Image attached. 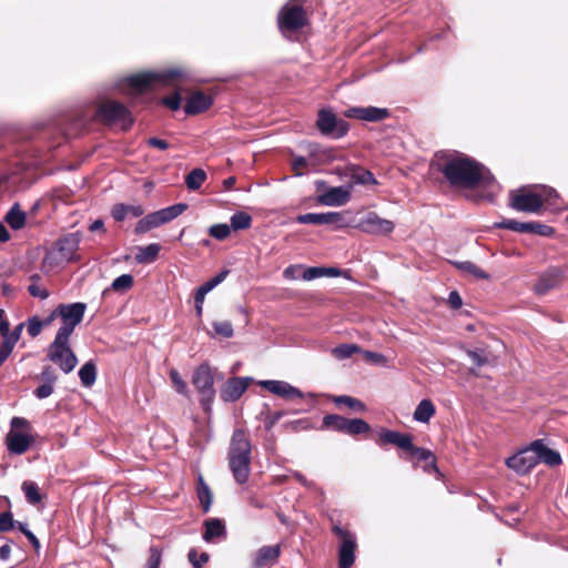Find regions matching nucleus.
<instances>
[{
  "label": "nucleus",
  "mask_w": 568,
  "mask_h": 568,
  "mask_svg": "<svg viewBox=\"0 0 568 568\" xmlns=\"http://www.w3.org/2000/svg\"><path fill=\"white\" fill-rule=\"evenodd\" d=\"M197 497L202 505L203 511L207 513L212 504V493L201 476L199 477Z\"/></svg>",
  "instance_id": "nucleus-38"
},
{
  "label": "nucleus",
  "mask_w": 568,
  "mask_h": 568,
  "mask_svg": "<svg viewBox=\"0 0 568 568\" xmlns=\"http://www.w3.org/2000/svg\"><path fill=\"white\" fill-rule=\"evenodd\" d=\"M364 356L367 361H369L372 363L379 364V365L386 364V358L381 353L366 351V352H364Z\"/></svg>",
  "instance_id": "nucleus-63"
},
{
  "label": "nucleus",
  "mask_w": 568,
  "mask_h": 568,
  "mask_svg": "<svg viewBox=\"0 0 568 568\" xmlns=\"http://www.w3.org/2000/svg\"><path fill=\"white\" fill-rule=\"evenodd\" d=\"M467 355L470 361L478 367L484 366L488 362L487 357L478 351H468Z\"/></svg>",
  "instance_id": "nucleus-58"
},
{
  "label": "nucleus",
  "mask_w": 568,
  "mask_h": 568,
  "mask_svg": "<svg viewBox=\"0 0 568 568\" xmlns=\"http://www.w3.org/2000/svg\"><path fill=\"white\" fill-rule=\"evenodd\" d=\"M97 116L100 121L109 125H116L123 131L129 130L133 124L130 110L124 104L113 100L102 102L97 110Z\"/></svg>",
  "instance_id": "nucleus-6"
},
{
  "label": "nucleus",
  "mask_w": 568,
  "mask_h": 568,
  "mask_svg": "<svg viewBox=\"0 0 568 568\" xmlns=\"http://www.w3.org/2000/svg\"><path fill=\"white\" fill-rule=\"evenodd\" d=\"M333 400L336 405H345L356 412H364L366 409V406L364 405L363 402H361L359 399L352 397V396H347V395L335 396L333 398Z\"/></svg>",
  "instance_id": "nucleus-42"
},
{
  "label": "nucleus",
  "mask_w": 568,
  "mask_h": 568,
  "mask_svg": "<svg viewBox=\"0 0 568 568\" xmlns=\"http://www.w3.org/2000/svg\"><path fill=\"white\" fill-rule=\"evenodd\" d=\"M213 328L217 335H221L225 338H230L234 334L233 326L230 321L214 322Z\"/></svg>",
  "instance_id": "nucleus-49"
},
{
  "label": "nucleus",
  "mask_w": 568,
  "mask_h": 568,
  "mask_svg": "<svg viewBox=\"0 0 568 568\" xmlns=\"http://www.w3.org/2000/svg\"><path fill=\"white\" fill-rule=\"evenodd\" d=\"M344 116L367 122H379L389 116V111L377 106H353L344 111Z\"/></svg>",
  "instance_id": "nucleus-13"
},
{
  "label": "nucleus",
  "mask_w": 568,
  "mask_h": 568,
  "mask_svg": "<svg viewBox=\"0 0 568 568\" xmlns=\"http://www.w3.org/2000/svg\"><path fill=\"white\" fill-rule=\"evenodd\" d=\"M352 185L327 187L317 197V201L326 206H342L351 200Z\"/></svg>",
  "instance_id": "nucleus-14"
},
{
  "label": "nucleus",
  "mask_w": 568,
  "mask_h": 568,
  "mask_svg": "<svg viewBox=\"0 0 568 568\" xmlns=\"http://www.w3.org/2000/svg\"><path fill=\"white\" fill-rule=\"evenodd\" d=\"M79 377L84 387H90L97 379V366L92 361L87 362L79 369Z\"/></svg>",
  "instance_id": "nucleus-34"
},
{
  "label": "nucleus",
  "mask_w": 568,
  "mask_h": 568,
  "mask_svg": "<svg viewBox=\"0 0 568 568\" xmlns=\"http://www.w3.org/2000/svg\"><path fill=\"white\" fill-rule=\"evenodd\" d=\"M17 343V337L12 339H7L3 337L2 345L0 347V366L6 362L9 355L12 353V349Z\"/></svg>",
  "instance_id": "nucleus-50"
},
{
  "label": "nucleus",
  "mask_w": 568,
  "mask_h": 568,
  "mask_svg": "<svg viewBox=\"0 0 568 568\" xmlns=\"http://www.w3.org/2000/svg\"><path fill=\"white\" fill-rule=\"evenodd\" d=\"M301 277L304 281H313L315 278L323 277V267L321 266H311L303 271Z\"/></svg>",
  "instance_id": "nucleus-54"
},
{
  "label": "nucleus",
  "mask_w": 568,
  "mask_h": 568,
  "mask_svg": "<svg viewBox=\"0 0 568 568\" xmlns=\"http://www.w3.org/2000/svg\"><path fill=\"white\" fill-rule=\"evenodd\" d=\"M495 226L498 229H505V230H510V231L523 233L524 222H518V221L511 220V219H505V220L496 223Z\"/></svg>",
  "instance_id": "nucleus-52"
},
{
  "label": "nucleus",
  "mask_w": 568,
  "mask_h": 568,
  "mask_svg": "<svg viewBox=\"0 0 568 568\" xmlns=\"http://www.w3.org/2000/svg\"><path fill=\"white\" fill-rule=\"evenodd\" d=\"M305 0H288L277 13L281 32H295L306 26L308 19L304 9Z\"/></svg>",
  "instance_id": "nucleus-5"
},
{
  "label": "nucleus",
  "mask_w": 568,
  "mask_h": 568,
  "mask_svg": "<svg viewBox=\"0 0 568 568\" xmlns=\"http://www.w3.org/2000/svg\"><path fill=\"white\" fill-rule=\"evenodd\" d=\"M229 274V271H222L220 272L219 274H216L213 278H211L210 281L205 282L203 285H201L196 292L197 293H202V295H205L211 292L213 288H215L219 284H221L226 275Z\"/></svg>",
  "instance_id": "nucleus-44"
},
{
  "label": "nucleus",
  "mask_w": 568,
  "mask_h": 568,
  "mask_svg": "<svg viewBox=\"0 0 568 568\" xmlns=\"http://www.w3.org/2000/svg\"><path fill=\"white\" fill-rule=\"evenodd\" d=\"M85 310L87 305L81 302L58 305L62 325L55 335L70 337L77 325L82 322Z\"/></svg>",
  "instance_id": "nucleus-9"
},
{
  "label": "nucleus",
  "mask_w": 568,
  "mask_h": 568,
  "mask_svg": "<svg viewBox=\"0 0 568 568\" xmlns=\"http://www.w3.org/2000/svg\"><path fill=\"white\" fill-rule=\"evenodd\" d=\"M359 352V347L355 344H343L333 349V355L338 359L351 357L354 353Z\"/></svg>",
  "instance_id": "nucleus-46"
},
{
  "label": "nucleus",
  "mask_w": 568,
  "mask_h": 568,
  "mask_svg": "<svg viewBox=\"0 0 568 568\" xmlns=\"http://www.w3.org/2000/svg\"><path fill=\"white\" fill-rule=\"evenodd\" d=\"M316 124L323 135L333 139L343 138L349 130V125L345 120L338 119L331 110L326 109L320 110Z\"/></svg>",
  "instance_id": "nucleus-12"
},
{
  "label": "nucleus",
  "mask_w": 568,
  "mask_h": 568,
  "mask_svg": "<svg viewBox=\"0 0 568 568\" xmlns=\"http://www.w3.org/2000/svg\"><path fill=\"white\" fill-rule=\"evenodd\" d=\"M144 213V210L141 205H126V204H115L111 211L112 217L121 222L126 216L139 217Z\"/></svg>",
  "instance_id": "nucleus-28"
},
{
  "label": "nucleus",
  "mask_w": 568,
  "mask_h": 568,
  "mask_svg": "<svg viewBox=\"0 0 568 568\" xmlns=\"http://www.w3.org/2000/svg\"><path fill=\"white\" fill-rule=\"evenodd\" d=\"M206 180V173L202 169L192 170L185 179L187 189L199 190Z\"/></svg>",
  "instance_id": "nucleus-39"
},
{
  "label": "nucleus",
  "mask_w": 568,
  "mask_h": 568,
  "mask_svg": "<svg viewBox=\"0 0 568 568\" xmlns=\"http://www.w3.org/2000/svg\"><path fill=\"white\" fill-rule=\"evenodd\" d=\"M407 452L412 455V457H415L418 460L429 462V464L424 467L426 471L434 470L438 473V468L435 464V457L430 450L417 447L413 444V447L408 448Z\"/></svg>",
  "instance_id": "nucleus-31"
},
{
  "label": "nucleus",
  "mask_w": 568,
  "mask_h": 568,
  "mask_svg": "<svg viewBox=\"0 0 568 568\" xmlns=\"http://www.w3.org/2000/svg\"><path fill=\"white\" fill-rule=\"evenodd\" d=\"M308 166V161L304 156H294L292 161V169L297 175L302 174V171Z\"/></svg>",
  "instance_id": "nucleus-60"
},
{
  "label": "nucleus",
  "mask_w": 568,
  "mask_h": 568,
  "mask_svg": "<svg viewBox=\"0 0 568 568\" xmlns=\"http://www.w3.org/2000/svg\"><path fill=\"white\" fill-rule=\"evenodd\" d=\"M355 537L346 536L338 549V568H351L355 561Z\"/></svg>",
  "instance_id": "nucleus-25"
},
{
  "label": "nucleus",
  "mask_w": 568,
  "mask_h": 568,
  "mask_svg": "<svg viewBox=\"0 0 568 568\" xmlns=\"http://www.w3.org/2000/svg\"><path fill=\"white\" fill-rule=\"evenodd\" d=\"M170 378H171V382L175 388V390L183 395V396H189V389H187V385L186 383L183 381V378L181 377L180 373L172 368L170 371Z\"/></svg>",
  "instance_id": "nucleus-45"
},
{
  "label": "nucleus",
  "mask_w": 568,
  "mask_h": 568,
  "mask_svg": "<svg viewBox=\"0 0 568 568\" xmlns=\"http://www.w3.org/2000/svg\"><path fill=\"white\" fill-rule=\"evenodd\" d=\"M343 220V216L338 212H327V213H306L298 215L296 221L301 224H315V225H324V224H338Z\"/></svg>",
  "instance_id": "nucleus-19"
},
{
  "label": "nucleus",
  "mask_w": 568,
  "mask_h": 568,
  "mask_svg": "<svg viewBox=\"0 0 568 568\" xmlns=\"http://www.w3.org/2000/svg\"><path fill=\"white\" fill-rule=\"evenodd\" d=\"M192 81V75L184 69L173 68L164 71H149L129 75L122 79L118 87L124 94H141L156 87H172L176 91L163 98L162 103L173 111L181 108L179 90L184 83Z\"/></svg>",
  "instance_id": "nucleus-2"
},
{
  "label": "nucleus",
  "mask_w": 568,
  "mask_h": 568,
  "mask_svg": "<svg viewBox=\"0 0 568 568\" xmlns=\"http://www.w3.org/2000/svg\"><path fill=\"white\" fill-rule=\"evenodd\" d=\"M359 226L364 232L376 235L389 234L395 227L392 221L382 219L374 212L366 214Z\"/></svg>",
  "instance_id": "nucleus-15"
},
{
  "label": "nucleus",
  "mask_w": 568,
  "mask_h": 568,
  "mask_svg": "<svg viewBox=\"0 0 568 568\" xmlns=\"http://www.w3.org/2000/svg\"><path fill=\"white\" fill-rule=\"evenodd\" d=\"M341 176L349 178L355 184H376L372 172L358 165H347L344 170H337Z\"/></svg>",
  "instance_id": "nucleus-23"
},
{
  "label": "nucleus",
  "mask_w": 568,
  "mask_h": 568,
  "mask_svg": "<svg viewBox=\"0 0 568 568\" xmlns=\"http://www.w3.org/2000/svg\"><path fill=\"white\" fill-rule=\"evenodd\" d=\"M455 265L457 266V268H459L463 272H466L468 274H471L476 278H480V280L489 278V275L473 262H469V261L456 262Z\"/></svg>",
  "instance_id": "nucleus-40"
},
{
  "label": "nucleus",
  "mask_w": 568,
  "mask_h": 568,
  "mask_svg": "<svg viewBox=\"0 0 568 568\" xmlns=\"http://www.w3.org/2000/svg\"><path fill=\"white\" fill-rule=\"evenodd\" d=\"M28 292L31 296L38 297L41 300H45L49 297V291L45 287H42L38 283H31L28 286Z\"/></svg>",
  "instance_id": "nucleus-55"
},
{
  "label": "nucleus",
  "mask_w": 568,
  "mask_h": 568,
  "mask_svg": "<svg viewBox=\"0 0 568 568\" xmlns=\"http://www.w3.org/2000/svg\"><path fill=\"white\" fill-rule=\"evenodd\" d=\"M323 426L328 429L341 432L351 436L366 434L371 430V426L364 419H347L335 414L326 415L323 418Z\"/></svg>",
  "instance_id": "nucleus-10"
},
{
  "label": "nucleus",
  "mask_w": 568,
  "mask_h": 568,
  "mask_svg": "<svg viewBox=\"0 0 568 568\" xmlns=\"http://www.w3.org/2000/svg\"><path fill=\"white\" fill-rule=\"evenodd\" d=\"M209 234L216 240H225L231 234V226L224 223L214 224L209 229Z\"/></svg>",
  "instance_id": "nucleus-47"
},
{
  "label": "nucleus",
  "mask_w": 568,
  "mask_h": 568,
  "mask_svg": "<svg viewBox=\"0 0 568 568\" xmlns=\"http://www.w3.org/2000/svg\"><path fill=\"white\" fill-rule=\"evenodd\" d=\"M133 285V276L130 274H122L112 282L114 291H128Z\"/></svg>",
  "instance_id": "nucleus-48"
},
{
  "label": "nucleus",
  "mask_w": 568,
  "mask_h": 568,
  "mask_svg": "<svg viewBox=\"0 0 568 568\" xmlns=\"http://www.w3.org/2000/svg\"><path fill=\"white\" fill-rule=\"evenodd\" d=\"M22 490L26 495V498L27 500L32 504V505H36L38 504L40 500H41V495H40V491H39V487L36 483L33 481H24L22 484Z\"/></svg>",
  "instance_id": "nucleus-43"
},
{
  "label": "nucleus",
  "mask_w": 568,
  "mask_h": 568,
  "mask_svg": "<svg viewBox=\"0 0 568 568\" xmlns=\"http://www.w3.org/2000/svg\"><path fill=\"white\" fill-rule=\"evenodd\" d=\"M187 209V205L184 203H178L164 209H161L159 211H155L161 224L169 223L180 216L185 210Z\"/></svg>",
  "instance_id": "nucleus-32"
},
{
  "label": "nucleus",
  "mask_w": 568,
  "mask_h": 568,
  "mask_svg": "<svg viewBox=\"0 0 568 568\" xmlns=\"http://www.w3.org/2000/svg\"><path fill=\"white\" fill-rule=\"evenodd\" d=\"M231 229L234 231L246 230L252 224V217L245 212H237L231 216Z\"/></svg>",
  "instance_id": "nucleus-41"
},
{
  "label": "nucleus",
  "mask_w": 568,
  "mask_h": 568,
  "mask_svg": "<svg viewBox=\"0 0 568 568\" xmlns=\"http://www.w3.org/2000/svg\"><path fill=\"white\" fill-rule=\"evenodd\" d=\"M433 164L452 186L470 189L490 187V200L499 191L494 176L478 162L459 153L439 152Z\"/></svg>",
  "instance_id": "nucleus-1"
},
{
  "label": "nucleus",
  "mask_w": 568,
  "mask_h": 568,
  "mask_svg": "<svg viewBox=\"0 0 568 568\" xmlns=\"http://www.w3.org/2000/svg\"><path fill=\"white\" fill-rule=\"evenodd\" d=\"M537 464L538 458H536V454L531 452V445L529 448L521 450L506 460V465L518 474H527Z\"/></svg>",
  "instance_id": "nucleus-17"
},
{
  "label": "nucleus",
  "mask_w": 568,
  "mask_h": 568,
  "mask_svg": "<svg viewBox=\"0 0 568 568\" xmlns=\"http://www.w3.org/2000/svg\"><path fill=\"white\" fill-rule=\"evenodd\" d=\"M378 436L382 443L395 445L405 452L413 447V437L408 434L382 428Z\"/></svg>",
  "instance_id": "nucleus-22"
},
{
  "label": "nucleus",
  "mask_w": 568,
  "mask_h": 568,
  "mask_svg": "<svg viewBox=\"0 0 568 568\" xmlns=\"http://www.w3.org/2000/svg\"><path fill=\"white\" fill-rule=\"evenodd\" d=\"M435 405L429 399H423L414 412V419L419 423H428L435 415Z\"/></svg>",
  "instance_id": "nucleus-30"
},
{
  "label": "nucleus",
  "mask_w": 568,
  "mask_h": 568,
  "mask_svg": "<svg viewBox=\"0 0 568 568\" xmlns=\"http://www.w3.org/2000/svg\"><path fill=\"white\" fill-rule=\"evenodd\" d=\"M42 328H43V325H42L41 320L39 317L33 316V317L28 320V322H27V331H28V334L31 337H37L41 333Z\"/></svg>",
  "instance_id": "nucleus-53"
},
{
  "label": "nucleus",
  "mask_w": 568,
  "mask_h": 568,
  "mask_svg": "<svg viewBox=\"0 0 568 568\" xmlns=\"http://www.w3.org/2000/svg\"><path fill=\"white\" fill-rule=\"evenodd\" d=\"M13 526L12 514L10 511L0 513V531H9Z\"/></svg>",
  "instance_id": "nucleus-56"
},
{
  "label": "nucleus",
  "mask_w": 568,
  "mask_h": 568,
  "mask_svg": "<svg viewBox=\"0 0 568 568\" xmlns=\"http://www.w3.org/2000/svg\"><path fill=\"white\" fill-rule=\"evenodd\" d=\"M523 233H532L541 236H551L555 233L554 227L539 222H524Z\"/></svg>",
  "instance_id": "nucleus-37"
},
{
  "label": "nucleus",
  "mask_w": 568,
  "mask_h": 568,
  "mask_svg": "<svg viewBox=\"0 0 568 568\" xmlns=\"http://www.w3.org/2000/svg\"><path fill=\"white\" fill-rule=\"evenodd\" d=\"M6 222L13 229L20 230L26 224V213L18 204H14L6 214Z\"/></svg>",
  "instance_id": "nucleus-33"
},
{
  "label": "nucleus",
  "mask_w": 568,
  "mask_h": 568,
  "mask_svg": "<svg viewBox=\"0 0 568 568\" xmlns=\"http://www.w3.org/2000/svg\"><path fill=\"white\" fill-rule=\"evenodd\" d=\"M79 241L74 235H68L59 241L58 254L61 261H71L78 248Z\"/></svg>",
  "instance_id": "nucleus-29"
},
{
  "label": "nucleus",
  "mask_w": 568,
  "mask_h": 568,
  "mask_svg": "<svg viewBox=\"0 0 568 568\" xmlns=\"http://www.w3.org/2000/svg\"><path fill=\"white\" fill-rule=\"evenodd\" d=\"M53 393V385L51 383H45L43 385H40L39 387L36 388L34 390V395L39 398V399H43V398H47L49 397L51 394Z\"/></svg>",
  "instance_id": "nucleus-59"
},
{
  "label": "nucleus",
  "mask_w": 568,
  "mask_h": 568,
  "mask_svg": "<svg viewBox=\"0 0 568 568\" xmlns=\"http://www.w3.org/2000/svg\"><path fill=\"white\" fill-rule=\"evenodd\" d=\"M251 382V377L230 378L221 389V398L224 402L237 400L245 393Z\"/></svg>",
  "instance_id": "nucleus-18"
},
{
  "label": "nucleus",
  "mask_w": 568,
  "mask_h": 568,
  "mask_svg": "<svg viewBox=\"0 0 568 568\" xmlns=\"http://www.w3.org/2000/svg\"><path fill=\"white\" fill-rule=\"evenodd\" d=\"M203 539L206 542H213L215 539H223L226 537V529L224 523L219 518H211L204 523Z\"/></svg>",
  "instance_id": "nucleus-27"
},
{
  "label": "nucleus",
  "mask_w": 568,
  "mask_h": 568,
  "mask_svg": "<svg viewBox=\"0 0 568 568\" xmlns=\"http://www.w3.org/2000/svg\"><path fill=\"white\" fill-rule=\"evenodd\" d=\"M192 383L201 395V405L204 409H209L215 395L214 378L210 366L200 365L193 373Z\"/></svg>",
  "instance_id": "nucleus-11"
},
{
  "label": "nucleus",
  "mask_w": 568,
  "mask_h": 568,
  "mask_svg": "<svg viewBox=\"0 0 568 568\" xmlns=\"http://www.w3.org/2000/svg\"><path fill=\"white\" fill-rule=\"evenodd\" d=\"M161 562V552L156 547H151L146 568H159Z\"/></svg>",
  "instance_id": "nucleus-57"
},
{
  "label": "nucleus",
  "mask_w": 568,
  "mask_h": 568,
  "mask_svg": "<svg viewBox=\"0 0 568 568\" xmlns=\"http://www.w3.org/2000/svg\"><path fill=\"white\" fill-rule=\"evenodd\" d=\"M301 271H302V265H290L284 270L283 276L286 280H296V278L301 277V275H302V274H300Z\"/></svg>",
  "instance_id": "nucleus-62"
},
{
  "label": "nucleus",
  "mask_w": 568,
  "mask_h": 568,
  "mask_svg": "<svg viewBox=\"0 0 568 568\" xmlns=\"http://www.w3.org/2000/svg\"><path fill=\"white\" fill-rule=\"evenodd\" d=\"M448 303L452 306V308H454V310H458V308L462 307L463 301H462V297L458 294V292L453 291V292L449 293V295H448Z\"/></svg>",
  "instance_id": "nucleus-64"
},
{
  "label": "nucleus",
  "mask_w": 568,
  "mask_h": 568,
  "mask_svg": "<svg viewBox=\"0 0 568 568\" xmlns=\"http://www.w3.org/2000/svg\"><path fill=\"white\" fill-rule=\"evenodd\" d=\"M508 204L518 212L539 213L544 206L559 209V195L546 185L523 186L509 192Z\"/></svg>",
  "instance_id": "nucleus-3"
},
{
  "label": "nucleus",
  "mask_w": 568,
  "mask_h": 568,
  "mask_svg": "<svg viewBox=\"0 0 568 568\" xmlns=\"http://www.w3.org/2000/svg\"><path fill=\"white\" fill-rule=\"evenodd\" d=\"M69 338L55 335L48 348L49 359L57 364L65 374L72 372L78 364V358L69 345Z\"/></svg>",
  "instance_id": "nucleus-8"
},
{
  "label": "nucleus",
  "mask_w": 568,
  "mask_h": 568,
  "mask_svg": "<svg viewBox=\"0 0 568 568\" xmlns=\"http://www.w3.org/2000/svg\"><path fill=\"white\" fill-rule=\"evenodd\" d=\"M531 452L536 454L538 463L542 462L551 467L558 466L562 462L560 454L547 447L541 440H535L531 443Z\"/></svg>",
  "instance_id": "nucleus-20"
},
{
  "label": "nucleus",
  "mask_w": 568,
  "mask_h": 568,
  "mask_svg": "<svg viewBox=\"0 0 568 568\" xmlns=\"http://www.w3.org/2000/svg\"><path fill=\"white\" fill-rule=\"evenodd\" d=\"M251 442L243 429H235L231 437L227 459L235 481L240 485L248 480L251 474Z\"/></svg>",
  "instance_id": "nucleus-4"
},
{
  "label": "nucleus",
  "mask_w": 568,
  "mask_h": 568,
  "mask_svg": "<svg viewBox=\"0 0 568 568\" xmlns=\"http://www.w3.org/2000/svg\"><path fill=\"white\" fill-rule=\"evenodd\" d=\"M187 557L194 568H202V566L209 560L207 552H202L200 556H197V551L195 549H191Z\"/></svg>",
  "instance_id": "nucleus-51"
},
{
  "label": "nucleus",
  "mask_w": 568,
  "mask_h": 568,
  "mask_svg": "<svg viewBox=\"0 0 568 568\" xmlns=\"http://www.w3.org/2000/svg\"><path fill=\"white\" fill-rule=\"evenodd\" d=\"M161 247L156 243L149 244L143 247H139V252L135 255L138 263H151L154 262L159 255Z\"/></svg>",
  "instance_id": "nucleus-35"
},
{
  "label": "nucleus",
  "mask_w": 568,
  "mask_h": 568,
  "mask_svg": "<svg viewBox=\"0 0 568 568\" xmlns=\"http://www.w3.org/2000/svg\"><path fill=\"white\" fill-rule=\"evenodd\" d=\"M11 427L12 429L7 435L8 449L10 453L21 455L29 449L34 440L30 433V424L23 417H13Z\"/></svg>",
  "instance_id": "nucleus-7"
},
{
  "label": "nucleus",
  "mask_w": 568,
  "mask_h": 568,
  "mask_svg": "<svg viewBox=\"0 0 568 568\" xmlns=\"http://www.w3.org/2000/svg\"><path fill=\"white\" fill-rule=\"evenodd\" d=\"M162 224L159 220L156 212H153V213L145 215L138 222V224L135 226V233L142 234V233L149 232L152 229L159 227Z\"/></svg>",
  "instance_id": "nucleus-36"
},
{
  "label": "nucleus",
  "mask_w": 568,
  "mask_h": 568,
  "mask_svg": "<svg viewBox=\"0 0 568 568\" xmlns=\"http://www.w3.org/2000/svg\"><path fill=\"white\" fill-rule=\"evenodd\" d=\"M281 555L280 545L263 546L254 555L253 568H264L275 564Z\"/></svg>",
  "instance_id": "nucleus-21"
},
{
  "label": "nucleus",
  "mask_w": 568,
  "mask_h": 568,
  "mask_svg": "<svg viewBox=\"0 0 568 568\" xmlns=\"http://www.w3.org/2000/svg\"><path fill=\"white\" fill-rule=\"evenodd\" d=\"M258 385L262 388H265L270 393L277 395L284 399H294V398H303V393L292 386L290 383L284 381H275V379H266L260 381Z\"/></svg>",
  "instance_id": "nucleus-16"
},
{
  "label": "nucleus",
  "mask_w": 568,
  "mask_h": 568,
  "mask_svg": "<svg viewBox=\"0 0 568 568\" xmlns=\"http://www.w3.org/2000/svg\"><path fill=\"white\" fill-rule=\"evenodd\" d=\"M212 103L213 101L210 95L204 94L202 91H196L187 98L184 111L190 115L197 114L207 110Z\"/></svg>",
  "instance_id": "nucleus-24"
},
{
  "label": "nucleus",
  "mask_w": 568,
  "mask_h": 568,
  "mask_svg": "<svg viewBox=\"0 0 568 568\" xmlns=\"http://www.w3.org/2000/svg\"><path fill=\"white\" fill-rule=\"evenodd\" d=\"M561 282V272L551 270L539 277L535 284V292L539 295L546 294L550 290L557 287Z\"/></svg>",
  "instance_id": "nucleus-26"
},
{
  "label": "nucleus",
  "mask_w": 568,
  "mask_h": 568,
  "mask_svg": "<svg viewBox=\"0 0 568 568\" xmlns=\"http://www.w3.org/2000/svg\"><path fill=\"white\" fill-rule=\"evenodd\" d=\"M60 260V255L54 252L48 253L42 261V268L47 272Z\"/></svg>",
  "instance_id": "nucleus-61"
}]
</instances>
